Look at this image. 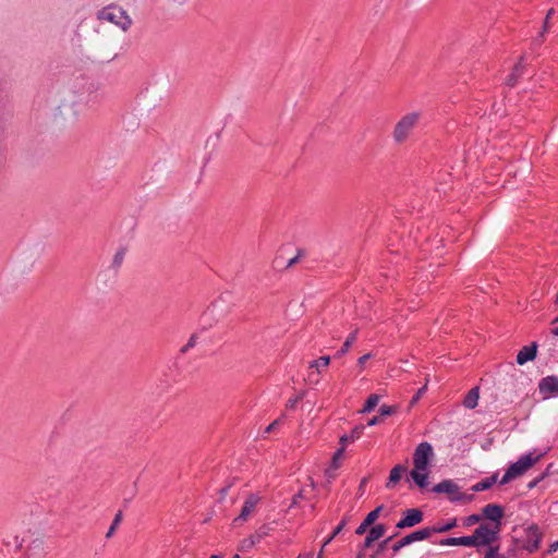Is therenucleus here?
Here are the masks:
<instances>
[{"label":"nucleus","mask_w":558,"mask_h":558,"mask_svg":"<svg viewBox=\"0 0 558 558\" xmlns=\"http://www.w3.org/2000/svg\"><path fill=\"white\" fill-rule=\"evenodd\" d=\"M480 391L477 387L472 388L463 400V405L468 409H474L477 405Z\"/></svg>","instance_id":"nucleus-16"},{"label":"nucleus","mask_w":558,"mask_h":558,"mask_svg":"<svg viewBox=\"0 0 558 558\" xmlns=\"http://www.w3.org/2000/svg\"><path fill=\"white\" fill-rule=\"evenodd\" d=\"M383 508H384L383 506H378L376 509L371 511L366 515V518H365L366 524H371L372 525L376 521V519L378 518V515H379L380 511L383 510Z\"/></svg>","instance_id":"nucleus-26"},{"label":"nucleus","mask_w":558,"mask_h":558,"mask_svg":"<svg viewBox=\"0 0 558 558\" xmlns=\"http://www.w3.org/2000/svg\"><path fill=\"white\" fill-rule=\"evenodd\" d=\"M484 558H505V557L499 554V547L498 546H492L486 551Z\"/></svg>","instance_id":"nucleus-28"},{"label":"nucleus","mask_w":558,"mask_h":558,"mask_svg":"<svg viewBox=\"0 0 558 558\" xmlns=\"http://www.w3.org/2000/svg\"><path fill=\"white\" fill-rule=\"evenodd\" d=\"M497 475L492 477H487L478 483H476L473 487V492H483L492 487V485L496 482Z\"/></svg>","instance_id":"nucleus-21"},{"label":"nucleus","mask_w":558,"mask_h":558,"mask_svg":"<svg viewBox=\"0 0 558 558\" xmlns=\"http://www.w3.org/2000/svg\"><path fill=\"white\" fill-rule=\"evenodd\" d=\"M386 532V529L383 524H377L373 526L364 541V547H369L375 541L379 539Z\"/></svg>","instance_id":"nucleus-13"},{"label":"nucleus","mask_w":558,"mask_h":558,"mask_svg":"<svg viewBox=\"0 0 558 558\" xmlns=\"http://www.w3.org/2000/svg\"><path fill=\"white\" fill-rule=\"evenodd\" d=\"M459 546L477 547L474 534L470 536L458 537Z\"/></svg>","instance_id":"nucleus-24"},{"label":"nucleus","mask_w":558,"mask_h":558,"mask_svg":"<svg viewBox=\"0 0 558 558\" xmlns=\"http://www.w3.org/2000/svg\"><path fill=\"white\" fill-rule=\"evenodd\" d=\"M123 259H124V251L121 250L114 254L113 263H114V265L120 266L122 264Z\"/></svg>","instance_id":"nucleus-32"},{"label":"nucleus","mask_w":558,"mask_h":558,"mask_svg":"<svg viewBox=\"0 0 558 558\" xmlns=\"http://www.w3.org/2000/svg\"><path fill=\"white\" fill-rule=\"evenodd\" d=\"M538 389L539 392L545 396V398L549 397L550 395L558 393V377H544L538 384Z\"/></svg>","instance_id":"nucleus-10"},{"label":"nucleus","mask_w":558,"mask_h":558,"mask_svg":"<svg viewBox=\"0 0 558 558\" xmlns=\"http://www.w3.org/2000/svg\"><path fill=\"white\" fill-rule=\"evenodd\" d=\"M558 322V317L554 320V323H557Z\"/></svg>","instance_id":"nucleus-49"},{"label":"nucleus","mask_w":558,"mask_h":558,"mask_svg":"<svg viewBox=\"0 0 558 558\" xmlns=\"http://www.w3.org/2000/svg\"><path fill=\"white\" fill-rule=\"evenodd\" d=\"M428 537H429V531H427V529L423 527L421 530L414 531V532L405 535L404 537H402L399 542L393 544L392 550L395 553H397L404 546H408L414 542L427 539Z\"/></svg>","instance_id":"nucleus-9"},{"label":"nucleus","mask_w":558,"mask_h":558,"mask_svg":"<svg viewBox=\"0 0 558 558\" xmlns=\"http://www.w3.org/2000/svg\"><path fill=\"white\" fill-rule=\"evenodd\" d=\"M404 471H405V468L400 464L392 468V470L390 471L389 478H388L386 486L388 488L395 486L400 481Z\"/></svg>","instance_id":"nucleus-18"},{"label":"nucleus","mask_w":558,"mask_h":558,"mask_svg":"<svg viewBox=\"0 0 558 558\" xmlns=\"http://www.w3.org/2000/svg\"><path fill=\"white\" fill-rule=\"evenodd\" d=\"M555 13V10L554 9H550L547 14H546V19H545V22H544V26H543V31L546 32L547 28H548V21L549 19L553 16V14Z\"/></svg>","instance_id":"nucleus-38"},{"label":"nucleus","mask_w":558,"mask_h":558,"mask_svg":"<svg viewBox=\"0 0 558 558\" xmlns=\"http://www.w3.org/2000/svg\"><path fill=\"white\" fill-rule=\"evenodd\" d=\"M254 545V541L253 539H246L243 542V544L241 545V548L240 549H244L245 546H253Z\"/></svg>","instance_id":"nucleus-43"},{"label":"nucleus","mask_w":558,"mask_h":558,"mask_svg":"<svg viewBox=\"0 0 558 558\" xmlns=\"http://www.w3.org/2000/svg\"><path fill=\"white\" fill-rule=\"evenodd\" d=\"M425 390H426V385H424L421 389H418L416 395L412 398L411 404L416 403L420 400V398L424 395Z\"/></svg>","instance_id":"nucleus-34"},{"label":"nucleus","mask_w":558,"mask_h":558,"mask_svg":"<svg viewBox=\"0 0 558 558\" xmlns=\"http://www.w3.org/2000/svg\"><path fill=\"white\" fill-rule=\"evenodd\" d=\"M369 525L371 524H366V520L364 519V521L356 529L355 533L359 534V535L365 533Z\"/></svg>","instance_id":"nucleus-37"},{"label":"nucleus","mask_w":558,"mask_h":558,"mask_svg":"<svg viewBox=\"0 0 558 558\" xmlns=\"http://www.w3.org/2000/svg\"><path fill=\"white\" fill-rule=\"evenodd\" d=\"M524 72V64H523V59H520V61L513 66V70L511 72V74H509V76L507 77V85L509 86H513L518 78L523 74Z\"/></svg>","instance_id":"nucleus-14"},{"label":"nucleus","mask_w":558,"mask_h":558,"mask_svg":"<svg viewBox=\"0 0 558 558\" xmlns=\"http://www.w3.org/2000/svg\"><path fill=\"white\" fill-rule=\"evenodd\" d=\"M480 520H481V517L478 514H471L465 519L464 525L465 526L473 525V524L477 523Z\"/></svg>","instance_id":"nucleus-31"},{"label":"nucleus","mask_w":558,"mask_h":558,"mask_svg":"<svg viewBox=\"0 0 558 558\" xmlns=\"http://www.w3.org/2000/svg\"><path fill=\"white\" fill-rule=\"evenodd\" d=\"M544 453H535V452H529L526 454L521 456L518 461L512 463L504 474L502 478L500 480V485H505L509 483L510 481L521 476L524 474L529 469H531L542 457Z\"/></svg>","instance_id":"nucleus-3"},{"label":"nucleus","mask_w":558,"mask_h":558,"mask_svg":"<svg viewBox=\"0 0 558 558\" xmlns=\"http://www.w3.org/2000/svg\"><path fill=\"white\" fill-rule=\"evenodd\" d=\"M539 542H541L539 537L537 535H535V539H534V542H532V546L530 547V550L532 551V550L537 549L539 546Z\"/></svg>","instance_id":"nucleus-39"},{"label":"nucleus","mask_w":558,"mask_h":558,"mask_svg":"<svg viewBox=\"0 0 558 558\" xmlns=\"http://www.w3.org/2000/svg\"><path fill=\"white\" fill-rule=\"evenodd\" d=\"M380 422L379 417L378 416H374L372 417L368 422H367V426H374L376 424H378Z\"/></svg>","instance_id":"nucleus-41"},{"label":"nucleus","mask_w":558,"mask_h":558,"mask_svg":"<svg viewBox=\"0 0 558 558\" xmlns=\"http://www.w3.org/2000/svg\"><path fill=\"white\" fill-rule=\"evenodd\" d=\"M210 558H222L220 555H211Z\"/></svg>","instance_id":"nucleus-47"},{"label":"nucleus","mask_w":558,"mask_h":558,"mask_svg":"<svg viewBox=\"0 0 558 558\" xmlns=\"http://www.w3.org/2000/svg\"><path fill=\"white\" fill-rule=\"evenodd\" d=\"M369 359H371V354H369V353H367V354L362 355V356L359 359V361H357V362H359V364H360L361 366H363V365L365 364V362H366L367 360H369Z\"/></svg>","instance_id":"nucleus-40"},{"label":"nucleus","mask_w":558,"mask_h":558,"mask_svg":"<svg viewBox=\"0 0 558 558\" xmlns=\"http://www.w3.org/2000/svg\"><path fill=\"white\" fill-rule=\"evenodd\" d=\"M194 345V337H192L189 341V343L183 348V352L187 350V348Z\"/></svg>","instance_id":"nucleus-44"},{"label":"nucleus","mask_w":558,"mask_h":558,"mask_svg":"<svg viewBox=\"0 0 558 558\" xmlns=\"http://www.w3.org/2000/svg\"><path fill=\"white\" fill-rule=\"evenodd\" d=\"M378 402H379V397L377 395H371L367 398L361 412L368 413V412L373 411L374 408L378 404Z\"/></svg>","instance_id":"nucleus-22"},{"label":"nucleus","mask_w":558,"mask_h":558,"mask_svg":"<svg viewBox=\"0 0 558 558\" xmlns=\"http://www.w3.org/2000/svg\"><path fill=\"white\" fill-rule=\"evenodd\" d=\"M301 399H302V396H298L295 398L289 399L287 402V408L291 409V410L294 409Z\"/></svg>","instance_id":"nucleus-35"},{"label":"nucleus","mask_w":558,"mask_h":558,"mask_svg":"<svg viewBox=\"0 0 558 558\" xmlns=\"http://www.w3.org/2000/svg\"><path fill=\"white\" fill-rule=\"evenodd\" d=\"M433 492L437 494H447L451 501L468 500L470 501L473 497L466 496L460 493L459 486L451 480H445L433 487Z\"/></svg>","instance_id":"nucleus-5"},{"label":"nucleus","mask_w":558,"mask_h":558,"mask_svg":"<svg viewBox=\"0 0 558 558\" xmlns=\"http://www.w3.org/2000/svg\"><path fill=\"white\" fill-rule=\"evenodd\" d=\"M258 502H259V497L257 495H255V494L248 495L243 504L240 514L233 520V523L238 524V523H243V522L247 521L248 518L255 511Z\"/></svg>","instance_id":"nucleus-8"},{"label":"nucleus","mask_w":558,"mask_h":558,"mask_svg":"<svg viewBox=\"0 0 558 558\" xmlns=\"http://www.w3.org/2000/svg\"><path fill=\"white\" fill-rule=\"evenodd\" d=\"M442 546H459L458 537H449L440 541Z\"/></svg>","instance_id":"nucleus-30"},{"label":"nucleus","mask_w":558,"mask_h":558,"mask_svg":"<svg viewBox=\"0 0 558 558\" xmlns=\"http://www.w3.org/2000/svg\"><path fill=\"white\" fill-rule=\"evenodd\" d=\"M483 515L488 520L495 522V524L500 525V521L504 517V509L498 505L488 504L483 508Z\"/></svg>","instance_id":"nucleus-11"},{"label":"nucleus","mask_w":558,"mask_h":558,"mask_svg":"<svg viewBox=\"0 0 558 558\" xmlns=\"http://www.w3.org/2000/svg\"><path fill=\"white\" fill-rule=\"evenodd\" d=\"M121 519H122V513L118 512L116 514L114 519H113V522H112L111 526L109 527V530H108V532L106 534L107 537H110L114 533L117 526L121 522Z\"/></svg>","instance_id":"nucleus-27"},{"label":"nucleus","mask_w":558,"mask_h":558,"mask_svg":"<svg viewBox=\"0 0 558 558\" xmlns=\"http://www.w3.org/2000/svg\"><path fill=\"white\" fill-rule=\"evenodd\" d=\"M281 422H282V418H281V417H280V418H278V420H275L271 424H269V425L265 428L264 434H270V433H272L274 430H276V429L280 426Z\"/></svg>","instance_id":"nucleus-29"},{"label":"nucleus","mask_w":558,"mask_h":558,"mask_svg":"<svg viewBox=\"0 0 558 558\" xmlns=\"http://www.w3.org/2000/svg\"><path fill=\"white\" fill-rule=\"evenodd\" d=\"M323 549H324V547H322V549H320V551H319V554H318L317 558H323Z\"/></svg>","instance_id":"nucleus-46"},{"label":"nucleus","mask_w":558,"mask_h":558,"mask_svg":"<svg viewBox=\"0 0 558 558\" xmlns=\"http://www.w3.org/2000/svg\"><path fill=\"white\" fill-rule=\"evenodd\" d=\"M499 531V524H495L493 527L487 524L480 525L473 533L477 547L490 545L496 539Z\"/></svg>","instance_id":"nucleus-6"},{"label":"nucleus","mask_w":558,"mask_h":558,"mask_svg":"<svg viewBox=\"0 0 558 558\" xmlns=\"http://www.w3.org/2000/svg\"><path fill=\"white\" fill-rule=\"evenodd\" d=\"M364 432V426H356L352 429L350 435H343L340 438V444L342 447H345L347 444L353 442L354 440L359 439Z\"/></svg>","instance_id":"nucleus-17"},{"label":"nucleus","mask_w":558,"mask_h":558,"mask_svg":"<svg viewBox=\"0 0 558 558\" xmlns=\"http://www.w3.org/2000/svg\"><path fill=\"white\" fill-rule=\"evenodd\" d=\"M379 412H380V415L381 416H387V415H390L392 412H393V409L389 405H381L379 408Z\"/></svg>","instance_id":"nucleus-36"},{"label":"nucleus","mask_w":558,"mask_h":558,"mask_svg":"<svg viewBox=\"0 0 558 558\" xmlns=\"http://www.w3.org/2000/svg\"><path fill=\"white\" fill-rule=\"evenodd\" d=\"M434 456L433 447L429 442H421L413 453V470L410 475L420 488L428 485L429 462Z\"/></svg>","instance_id":"nucleus-1"},{"label":"nucleus","mask_w":558,"mask_h":558,"mask_svg":"<svg viewBox=\"0 0 558 558\" xmlns=\"http://www.w3.org/2000/svg\"><path fill=\"white\" fill-rule=\"evenodd\" d=\"M558 549V542H554L549 545L548 553H555Z\"/></svg>","instance_id":"nucleus-42"},{"label":"nucleus","mask_w":558,"mask_h":558,"mask_svg":"<svg viewBox=\"0 0 558 558\" xmlns=\"http://www.w3.org/2000/svg\"><path fill=\"white\" fill-rule=\"evenodd\" d=\"M343 451H344V447L341 446L340 449H338L335 454H333V458H332V463H333V466L335 468H338V460H340V458L342 457L343 454Z\"/></svg>","instance_id":"nucleus-33"},{"label":"nucleus","mask_w":558,"mask_h":558,"mask_svg":"<svg viewBox=\"0 0 558 558\" xmlns=\"http://www.w3.org/2000/svg\"><path fill=\"white\" fill-rule=\"evenodd\" d=\"M97 19L101 22L111 23L124 32L128 31L132 25L131 17L121 7L116 4L100 9L97 12Z\"/></svg>","instance_id":"nucleus-4"},{"label":"nucleus","mask_w":558,"mask_h":558,"mask_svg":"<svg viewBox=\"0 0 558 558\" xmlns=\"http://www.w3.org/2000/svg\"><path fill=\"white\" fill-rule=\"evenodd\" d=\"M232 558H240V556L239 555H234Z\"/></svg>","instance_id":"nucleus-48"},{"label":"nucleus","mask_w":558,"mask_h":558,"mask_svg":"<svg viewBox=\"0 0 558 558\" xmlns=\"http://www.w3.org/2000/svg\"><path fill=\"white\" fill-rule=\"evenodd\" d=\"M329 363H330V356L324 355V356H320L318 360L311 362L310 367L311 368L315 367L319 372L320 367L326 368L329 365Z\"/></svg>","instance_id":"nucleus-23"},{"label":"nucleus","mask_w":558,"mask_h":558,"mask_svg":"<svg viewBox=\"0 0 558 558\" xmlns=\"http://www.w3.org/2000/svg\"><path fill=\"white\" fill-rule=\"evenodd\" d=\"M421 119V112L412 111L402 116L395 124L392 138L397 144L405 143L413 130L417 126Z\"/></svg>","instance_id":"nucleus-2"},{"label":"nucleus","mask_w":558,"mask_h":558,"mask_svg":"<svg viewBox=\"0 0 558 558\" xmlns=\"http://www.w3.org/2000/svg\"><path fill=\"white\" fill-rule=\"evenodd\" d=\"M424 519L423 512L417 508L407 509L403 517L396 524L397 529L403 530L420 524Z\"/></svg>","instance_id":"nucleus-7"},{"label":"nucleus","mask_w":558,"mask_h":558,"mask_svg":"<svg viewBox=\"0 0 558 558\" xmlns=\"http://www.w3.org/2000/svg\"><path fill=\"white\" fill-rule=\"evenodd\" d=\"M456 526H457V519L453 518V519H451L447 523L435 524L434 526L426 527V529H427V531H429V536H430L433 533H445V532H448V531L452 530Z\"/></svg>","instance_id":"nucleus-19"},{"label":"nucleus","mask_w":558,"mask_h":558,"mask_svg":"<svg viewBox=\"0 0 558 558\" xmlns=\"http://www.w3.org/2000/svg\"><path fill=\"white\" fill-rule=\"evenodd\" d=\"M84 102L83 94H81L76 99L72 97L65 98L62 102V107H70L72 109L73 116H77L80 113V107Z\"/></svg>","instance_id":"nucleus-15"},{"label":"nucleus","mask_w":558,"mask_h":558,"mask_svg":"<svg viewBox=\"0 0 558 558\" xmlns=\"http://www.w3.org/2000/svg\"><path fill=\"white\" fill-rule=\"evenodd\" d=\"M537 344L532 343L531 345L523 347L517 354V363L523 365L529 361H533L536 356Z\"/></svg>","instance_id":"nucleus-12"},{"label":"nucleus","mask_w":558,"mask_h":558,"mask_svg":"<svg viewBox=\"0 0 558 558\" xmlns=\"http://www.w3.org/2000/svg\"><path fill=\"white\" fill-rule=\"evenodd\" d=\"M551 333H553L554 336L558 337V327L554 328V329L551 330Z\"/></svg>","instance_id":"nucleus-45"},{"label":"nucleus","mask_w":558,"mask_h":558,"mask_svg":"<svg viewBox=\"0 0 558 558\" xmlns=\"http://www.w3.org/2000/svg\"><path fill=\"white\" fill-rule=\"evenodd\" d=\"M356 337H357V329H355L354 331H352L348 338L345 339L342 348L337 352V356H342L344 354H347V352L349 351V349L351 348V345L355 342L356 340Z\"/></svg>","instance_id":"nucleus-20"},{"label":"nucleus","mask_w":558,"mask_h":558,"mask_svg":"<svg viewBox=\"0 0 558 558\" xmlns=\"http://www.w3.org/2000/svg\"><path fill=\"white\" fill-rule=\"evenodd\" d=\"M347 524V521L345 520H342L337 526L336 529L333 530L332 534L325 541V543L323 544V547H325L326 545H328L342 530L343 527L345 526Z\"/></svg>","instance_id":"nucleus-25"}]
</instances>
